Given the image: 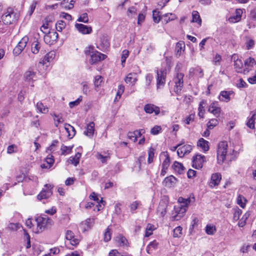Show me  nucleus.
I'll return each mask as SVG.
<instances>
[{"instance_id": "obj_1", "label": "nucleus", "mask_w": 256, "mask_h": 256, "mask_svg": "<svg viewBox=\"0 0 256 256\" xmlns=\"http://www.w3.org/2000/svg\"><path fill=\"white\" fill-rule=\"evenodd\" d=\"M228 145H218L217 151L218 162L220 164H222L226 158V156L228 154H232L234 152L233 148H230L228 150Z\"/></svg>"}, {"instance_id": "obj_2", "label": "nucleus", "mask_w": 256, "mask_h": 256, "mask_svg": "<svg viewBox=\"0 0 256 256\" xmlns=\"http://www.w3.org/2000/svg\"><path fill=\"white\" fill-rule=\"evenodd\" d=\"M144 132V130L142 129L136 130L133 132H128V138L130 140L129 142H136L139 138L138 144H143L144 142L145 139L142 134Z\"/></svg>"}, {"instance_id": "obj_3", "label": "nucleus", "mask_w": 256, "mask_h": 256, "mask_svg": "<svg viewBox=\"0 0 256 256\" xmlns=\"http://www.w3.org/2000/svg\"><path fill=\"white\" fill-rule=\"evenodd\" d=\"M16 14L12 8H8L6 12L2 15V20L6 24H10L17 20Z\"/></svg>"}, {"instance_id": "obj_4", "label": "nucleus", "mask_w": 256, "mask_h": 256, "mask_svg": "<svg viewBox=\"0 0 256 256\" xmlns=\"http://www.w3.org/2000/svg\"><path fill=\"white\" fill-rule=\"evenodd\" d=\"M88 48L89 50H86L85 53L86 55L90 56L91 58L90 60V62L92 64L104 60L106 58V55L97 51L90 52V49H92V48Z\"/></svg>"}, {"instance_id": "obj_5", "label": "nucleus", "mask_w": 256, "mask_h": 256, "mask_svg": "<svg viewBox=\"0 0 256 256\" xmlns=\"http://www.w3.org/2000/svg\"><path fill=\"white\" fill-rule=\"evenodd\" d=\"M184 74L182 73H178L174 78V81L175 84L174 90L178 95L180 93L184 85L183 78Z\"/></svg>"}, {"instance_id": "obj_6", "label": "nucleus", "mask_w": 256, "mask_h": 256, "mask_svg": "<svg viewBox=\"0 0 256 256\" xmlns=\"http://www.w3.org/2000/svg\"><path fill=\"white\" fill-rule=\"evenodd\" d=\"M53 186L50 184H46L40 192L38 195L37 198L39 200L46 199L50 197L52 194Z\"/></svg>"}, {"instance_id": "obj_7", "label": "nucleus", "mask_w": 256, "mask_h": 256, "mask_svg": "<svg viewBox=\"0 0 256 256\" xmlns=\"http://www.w3.org/2000/svg\"><path fill=\"white\" fill-rule=\"evenodd\" d=\"M168 202V198L167 196H162V198L160 202L157 209V212L161 216H164L166 214V209L167 208Z\"/></svg>"}, {"instance_id": "obj_8", "label": "nucleus", "mask_w": 256, "mask_h": 256, "mask_svg": "<svg viewBox=\"0 0 256 256\" xmlns=\"http://www.w3.org/2000/svg\"><path fill=\"white\" fill-rule=\"evenodd\" d=\"M58 38V34L56 32L50 31L45 34L44 39L46 44L52 45L57 42Z\"/></svg>"}, {"instance_id": "obj_9", "label": "nucleus", "mask_w": 256, "mask_h": 256, "mask_svg": "<svg viewBox=\"0 0 256 256\" xmlns=\"http://www.w3.org/2000/svg\"><path fill=\"white\" fill-rule=\"evenodd\" d=\"M28 40L29 38L27 36H24L21 39L14 50V54L18 56L26 48Z\"/></svg>"}, {"instance_id": "obj_10", "label": "nucleus", "mask_w": 256, "mask_h": 256, "mask_svg": "<svg viewBox=\"0 0 256 256\" xmlns=\"http://www.w3.org/2000/svg\"><path fill=\"white\" fill-rule=\"evenodd\" d=\"M166 72L165 68L161 69L157 72V88H160L161 86H164L166 82Z\"/></svg>"}, {"instance_id": "obj_11", "label": "nucleus", "mask_w": 256, "mask_h": 256, "mask_svg": "<svg viewBox=\"0 0 256 256\" xmlns=\"http://www.w3.org/2000/svg\"><path fill=\"white\" fill-rule=\"evenodd\" d=\"M178 146H180V147L177 150V154L180 158H182L185 154L190 153L192 150V146L190 145H177V146L174 148V150H176Z\"/></svg>"}, {"instance_id": "obj_12", "label": "nucleus", "mask_w": 256, "mask_h": 256, "mask_svg": "<svg viewBox=\"0 0 256 256\" xmlns=\"http://www.w3.org/2000/svg\"><path fill=\"white\" fill-rule=\"evenodd\" d=\"M110 46L109 38L107 36L103 35L100 39L97 48L101 50H105Z\"/></svg>"}, {"instance_id": "obj_13", "label": "nucleus", "mask_w": 256, "mask_h": 256, "mask_svg": "<svg viewBox=\"0 0 256 256\" xmlns=\"http://www.w3.org/2000/svg\"><path fill=\"white\" fill-rule=\"evenodd\" d=\"M38 228L40 230H42L48 224H50L52 220L46 216H39L36 219Z\"/></svg>"}, {"instance_id": "obj_14", "label": "nucleus", "mask_w": 256, "mask_h": 256, "mask_svg": "<svg viewBox=\"0 0 256 256\" xmlns=\"http://www.w3.org/2000/svg\"><path fill=\"white\" fill-rule=\"evenodd\" d=\"M204 162V156L200 154H196L194 158L192 166L196 169H200L202 168L203 164Z\"/></svg>"}, {"instance_id": "obj_15", "label": "nucleus", "mask_w": 256, "mask_h": 256, "mask_svg": "<svg viewBox=\"0 0 256 256\" xmlns=\"http://www.w3.org/2000/svg\"><path fill=\"white\" fill-rule=\"evenodd\" d=\"M175 214H173L172 217L173 220H180L184 215V213L186 211V206H178L174 208Z\"/></svg>"}, {"instance_id": "obj_16", "label": "nucleus", "mask_w": 256, "mask_h": 256, "mask_svg": "<svg viewBox=\"0 0 256 256\" xmlns=\"http://www.w3.org/2000/svg\"><path fill=\"white\" fill-rule=\"evenodd\" d=\"M222 179L220 173L216 172L212 174L210 180L209 182V186L212 188L219 185Z\"/></svg>"}, {"instance_id": "obj_17", "label": "nucleus", "mask_w": 256, "mask_h": 256, "mask_svg": "<svg viewBox=\"0 0 256 256\" xmlns=\"http://www.w3.org/2000/svg\"><path fill=\"white\" fill-rule=\"evenodd\" d=\"M75 27L78 32L82 34H90L92 32V28L82 24H76Z\"/></svg>"}, {"instance_id": "obj_18", "label": "nucleus", "mask_w": 256, "mask_h": 256, "mask_svg": "<svg viewBox=\"0 0 256 256\" xmlns=\"http://www.w3.org/2000/svg\"><path fill=\"white\" fill-rule=\"evenodd\" d=\"M94 222V219L87 218L85 221L82 222L80 224L81 230L84 232L92 228Z\"/></svg>"}, {"instance_id": "obj_19", "label": "nucleus", "mask_w": 256, "mask_h": 256, "mask_svg": "<svg viewBox=\"0 0 256 256\" xmlns=\"http://www.w3.org/2000/svg\"><path fill=\"white\" fill-rule=\"evenodd\" d=\"M66 238L67 240L70 241V243L72 246H76L80 242V240L75 237L74 234L71 230H67L66 232Z\"/></svg>"}, {"instance_id": "obj_20", "label": "nucleus", "mask_w": 256, "mask_h": 256, "mask_svg": "<svg viewBox=\"0 0 256 256\" xmlns=\"http://www.w3.org/2000/svg\"><path fill=\"white\" fill-rule=\"evenodd\" d=\"M232 96H234V92L233 91L224 90L220 92L219 98L222 101L228 102L230 100Z\"/></svg>"}, {"instance_id": "obj_21", "label": "nucleus", "mask_w": 256, "mask_h": 256, "mask_svg": "<svg viewBox=\"0 0 256 256\" xmlns=\"http://www.w3.org/2000/svg\"><path fill=\"white\" fill-rule=\"evenodd\" d=\"M256 64V62L254 59L250 57L244 61V66L245 68L244 70V73H248L250 70H251L252 68Z\"/></svg>"}, {"instance_id": "obj_22", "label": "nucleus", "mask_w": 256, "mask_h": 256, "mask_svg": "<svg viewBox=\"0 0 256 256\" xmlns=\"http://www.w3.org/2000/svg\"><path fill=\"white\" fill-rule=\"evenodd\" d=\"M144 111L148 114L154 112L155 114H158L160 112V108L152 104H147L144 107Z\"/></svg>"}, {"instance_id": "obj_23", "label": "nucleus", "mask_w": 256, "mask_h": 256, "mask_svg": "<svg viewBox=\"0 0 256 256\" xmlns=\"http://www.w3.org/2000/svg\"><path fill=\"white\" fill-rule=\"evenodd\" d=\"M177 180L173 176H170L166 178L163 181V184L166 187H172L176 183Z\"/></svg>"}, {"instance_id": "obj_24", "label": "nucleus", "mask_w": 256, "mask_h": 256, "mask_svg": "<svg viewBox=\"0 0 256 256\" xmlns=\"http://www.w3.org/2000/svg\"><path fill=\"white\" fill-rule=\"evenodd\" d=\"M208 111L216 117H218L220 113V108L218 106L216 103L212 102L209 106Z\"/></svg>"}, {"instance_id": "obj_25", "label": "nucleus", "mask_w": 256, "mask_h": 256, "mask_svg": "<svg viewBox=\"0 0 256 256\" xmlns=\"http://www.w3.org/2000/svg\"><path fill=\"white\" fill-rule=\"evenodd\" d=\"M160 160H162V167L168 168L170 164V160L166 152H162L160 155Z\"/></svg>"}, {"instance_id": "obj_26", "label": "nucleus", "mask_w": 256, "mask_h": 256, "mask_svg": "<svg viewBox=\"0 0 256 256\" xmlns=\"http://www.w3.org/2000/svg\"><path fill=\"white\" fill-rule=\"evenodd\" d=\"M24 77L26 82H32L36 78V72L32 70H28L25 72Z\"/></svg>"}, {"instance_id": "obj_27", "label": "nucleus", "mask_w": 256, "mask_h": 256, "mask_svg": "<svg viewBox=\"0 0 256 256\" xmlns=\"http://www.w3.org/2000/svg\"><path fill=\"white\" fill-rule=\"evenodd\" d=\"M124 80L126 83L134 85L138 80L136 74V73H130L127 75Z\"/></svg>"}, {"instance_id": "obj_28", "label": "nucleus", "mask_w": 256, "mask_h": 256, "mask_svg": "<svg viewBox=\"0 0 256 256\" xmlns=\"http://www.w3.org/2000/svg\"><path fill=\"white\" fill-rule=\"evenodd\" d=\"M94 131V123L91 122L88 124L86 130L84 132V134L89 136L91 137L93 136Z\"/></svg>"}, {"instance_id": "obj_29", "label": "nucleus", "mask_w": 256, "mask_h": 256, "mask_svg": "<svg viewBox=\"0 0 256 256\" xmlns=\"http://www.w3.org/2000/svg\"><path fill=\"white\" fill-rule=\"evenodd\" d=\"M176 18V14L172 13L166 14L162 16V21L166 24L175 20Z\"/></svg>"}, {"instance_id": "obj_30", "label": "nucleus", "mask_w": 256, "mask_h": 256, "mask_svg": "<svg viewBox=\"0 0 256 256\" xmlns=\"http://www.w3.org/2000/svg\"><path fill=\"white\" fill-rule=\"evenodd\" d=\"M158 242L156 240H154L150 242L146 247V252L148 254H151L154 250L158 248Z\"/></svg>"}, {"instance_id": "obj_31", "label": "nucleus", "mask_w": 256, "mask_h": 256, "mask_svg": "<svg viewBox=\"0 0 256 256\" xmlns=\"http://www.w3.org/2000/svg\"><path fill=\"white\" fill-rule=\"evenodd\" d=\"M64 128L68 134L69 138H72L76 134V130L73 126L69 124H65Z\"/></svg>"}, {"instance_id": "obj_32", "label": "nucleus", "mask_w": 256, "mask_h": 256, "mask_svg": "<svg viewBox=\"0 0 256 256\" xmlns=\"http://www.w3.org/2000/svg\"><path fill=\"white\" fill-rule=\"evenodd\" d=\"M192 22H196L199 26L202 24V19L198 11L194 10L192 12Z\"/></svg>"}, {"instance_id": "obj_33", "label": "nucleus", "mask_w": 256, "mask_h": 256, "mask_svg": "<svg viewBox=\"0 0 256 256\" xmlns=\"http://www.w3.org/2000/svg\"><path fill=\"white\" fill-rule=\"evenodd\" d=\"M185 48V44L183 41H180L177 42L176 46V54L180 56L181 55L182 51L184 50Z\"/></svg>"}, {"instance_id": "obj_34", "label": "nucleus", "mask_w": 256, "mask_h": 256, "mask_svg": "<svg viewBox=\"0 0 256 256\" xmlns=\"http://www.w3.org/2000/svg\"><path fill=\"white\" fill-rule=\"evenodd\" d=\"M234 67L238 72H242V71L243 63L241 60L236 59L234 60Z\"/></svg>"}, {"instance_id": "obj_35", "label": "nucleus", "mask_w": 256, "mask_h": 256, "mask_svg": "<svg viewBox=\"0 0 256 256\" xmlns=\"http://www.w3.org/2000/svg\"><path fill=\"white\" fill-rule=\"evenodd\" d=\"M205 231L208 234L213 235L216 233V226L213 224H207L206 226Z\"/></svg>"}, {"instance_id": "obj_36", "label": "nucleus", "mask_w": 256, "mask_h": 256, "mask_svg": "<svg viewBox=\"0 0 256 256\" xmlns=\"http://www.w3.org/2000/svg\"><path fill=\"white\" fill-rule=\"evenodd\" d=\"M173 169L178 173L180 174L184 170L182 164L178 162H174L172 166Z\"/></svg>"}, {"instance_id": "obj_37", "label": "nucleus", "mask_w": 256, "mask_h": 256, "mask_svg": "<svg viewBox=\"0 0 256 256\" xmlns=\"http://www.w3.org/2000/svg\"><path fill=\"white\" fill-rule=\"evenodd\" d=\"M206 104V102L204 100H202L200 102L199 104V106H198V115L200 118H204V104Z\"/></svg>"}, {"instance_id": "obj_38", "label": "nucleus", "mask_w": 256, "mask_h": 256, "mask_svg": "<svg viewBox=\"0 0 256 256\" xmlns=\"http://www.w3.org/2000/svg\"><path fill=\"white\" fill-rule=\"evenodd\" d=\"M40 44L38 40L34 42L32 44L31 48L32 52L34 54H38L40 48Z\"/></svg>"}, {"instance_id": "obj_39", "label": "nucleus", "mask_w": 256, "mask_h": 256, "mask_svg": "<svg viewBox=\"0 0 256 256\" xmlns=\"http://www.w3.org/2000/svg\"><path fill=\"white\" fill-rule=\"evenodd\" d=\"M96 157L98 160H100L102 162L104 163L106 162L107 160L110 158V153L104 152V154L98 153L96 155Z\"/></svg>"}, {"instance_id": "obj_40", "label": "nucleus", "mask_w": 256, "mask_h": 256, "mask_svg": "<svg viewBox=\"0 0 256 256\" xmlns=\"http://www.w3.org/2000/svg\"><path fill=\"white\" fill-rule=\"evenodd\" d=\"M81 157V154L80 152H77L74 157H70L69 159L70 162L74 164V166H76L80 161V158Z\"/></svg>"}, {"instance_id": "obj_41", "label": "nucleus", "mask_w": 256, "mask_h": 256, "mask_svg": "<svg viewBox=\"0 0 256 256\" xmlns=\"http://www.w3.org/2000/svg\"><path fill=\"white\" fill-rule=\"evenodd\" d=\"M124 86L122 84L120 85L118 88L116 96L114 100V102H118L120 99V98H121V96L124 92Z\"/></svg>"}, {"instance_id": "obj_42", "label": "nucleus", "mask_w": 256, "mask_h": 256, "mask_svg": "<svg viewBox=\"0 0 256 256\" xmlns=\"http://www.w3.org/2000/svg\"><path fill=\"white\" fill-rule=\"evenodd\" d=\"M54 125L58 127V124L64 122V119L61 114L54 115Z\"/></svg>"}, {"instance_id": "obj_43", "label": "nucleus", "mask_w": 256, "mask_h": 256, "mask_svg": "<svg viewBox=\"0 0 256 256\" xmlns=\"http://www.w3.org/2000/svg\"><path fill=\"white\" fill-rule=\"evenodd\" d=\"M37 109L40 111V112L43 114H46L48 111V107L44 106L43 104L41 102H38L36 104Z\"/></svg>"}, {"instance_id": "obj_44", "label": "nucleus", "mask_w": 256, "mask_h": 256, "mask_svg": "<svg viewBox=\"0 0 256 256\" xmlns=\"http://www.w3.org/2000/svg\"><path fill=\"white\" fill-rule=\"evenodd\" d=\"M66 24L65 22L63 20H58L56 24V28L58 32H62L64 28H65Z\"/></svg>"}, {"instance_id": "obj_45", "label": "nucleus", "mask_w": 256, "mask_h": 256, "mask_svg": "<svg viewBox=\"0 0 256 256\" xmlns=\"http://www.w3.org/2000/svg\"><path fill=\"white\" fill-rule=\"evenodd\" d=\"M246 46L247 50H250L253 48L255 44L254 40L249 37H246Z\"/></svg>"}, {"instance_id": "obj_46", "label": "nucleus", "mask_w": 256, "mask_h": 256, "mask_svg": "<svg viewBox=\"0 0 256 256\" xmlns=\"http://www.w3.org/2000/svg\"><path fill=\"white\" fill-rule=\"evenodd\" d=\"M256 114H253L250 118L248 120L247 122V126L250 128H254V121L256 120L255 116Z\"/></svg>"}, {"instance_id": "obj_47", "label": "nucleus", "mask_w": 256, "mask_h": 256, "mask_svg": "<svg viewBox=\"0 0 256 256\" xmlns=\"http://www.w3.org/2000/svg\"><path fill=\"white\" fill-rule=\"evenodd\" d=\"M112 238L111 230L109 226L106 229L104 234V240L106 242L110 241Z\"/></svg>"}, {"instance_id": "obj_48", "label": "nucleus", "mask_w": 256, "mask_h": 256, "mask_svg": "<svg viewBox=\"0 0 256 256\" xmlns=\"http://www.w3.org/2000/svg\"><path fill=\"white\" fill-rule=\"evenodd\" d=\"M182 228L180 226H177L174 230V237L180 238L182 236Z\"/></svg>"}, {"instance_id": "obj_49", "label": "nucleus", "mask_w": 256, "mask_h": 256, "mask_svg": "<svg viewBox=\"0 0 256 256\" xmlns=\"http://www.w3.org/2000/svg\"><path fill=\"white\" fill-rule=\"evenodd\" d=\"M154 156V150L150 148L148 151V164H151L153 162V158Z\"/></svg>"}, {"instance_id": "obj_50", "label": "nucleus", "mask_w": 256, "mask_h": 256, "mask_svg": "<svg viewBox=\"0 0 256 256\" xmlns=\"http://www.w3.org/2000/svg\"><path fill=\"white\" fill-rule=\"evenodd\" d=\"M246 202V199L242 195H239L237 198V203L242 208H244Z\"/></svg>"}, {"instance_id": "obj_51", "label": "nucleus", "mask_w": 256, "mask_h": 256, "mask_svg": "<svg viewBox=\"0 0 256 256\" xmlns=\"http://www.w3.org/2000/svg\"><path fill=\"white\" fill-rule=\"evenodd\" d=\"M160 12L156 10H153L152 18L154 22L158 23L162 18L159 15Z\"/></svg>"}, {"instance_id": "obj_52", "label": "nucleus", "mask_w": 256, "mask_h": 256, "mask_svg": "<svg viewBox=\"0 0 256 256\" xmlns=\"http://www.w3.org/2000/svg\"><path fill=\"white\" fill-rule=\"evenodd\" d=\"M129 56V52L127 50H124L122 51L121 56L122 64L124 66V64L125 63L126 59Z\"/></svg>"}, {"instance_id": "obj_53", "label": "nucleus", "mask_w": 256, "mask_h": 256, "mask_svg": "<svg viewBox=\"0 0 256 256\" xmlns=\"http://www.w3.org/2000/svg\"><path fill=\"white\" fill-rule=\"evenodd\" d=\"M55 56V53L54 51H51L44 56V60H47V62H50L52 60Z\"/></svg>"}, {"instance_id": "obj_54", "label": "nucleus", "mask_w": 256, "mask_h": 256, "mask_svg": "<svg viewBox=\"0 0 256 256\" xmlns=\"http://www.w3.org/2000/svg\"><path fill=\"white\" fill-rule=\"evenodd\" d=\"M22 226L18 223H10L8 226V228L12 230L16 231L21 228Z\"/></svg>"}, {"instance_id": "obj_55", "label": "nucleus", "mask_w": 256, "mask_h": 256, "mask_svg": "<svg viewBox=\"0 0 256 256\" xmlns=\"http://www.w3.org/2000/svg\"><path fill=\"white\" fill-rule=\"evenodd\" d=\"M218 124V121L216 118H212L210 120V121L208 122L207 125L208 127L210 129L213 128L214 126H217Z\"/></svg>"}, {"instance_id": "obj_56", "label": "nucleus", "mask_w": 256, "mask_h": 256, "mask_svg": "<svg viewBox=\"0 0 256 256\" xmlns=\"http://www.w3.org/2000/svg\"><path fill=\"white\" fill-rule=\"evenodd\" d=\"M78 21L82 22L84 23H88V18L86 13L82 14L78 20Z\"/></svg>"}, {"instance_id": "obj_57", "label": "nucleus", "mask_w": 256, "mask_h": 256, "mask_svg": "<svg viewBox=\"0 0 256 256\" xmlns=\"http://www.w3.org/2000/svg\"><path fill=\"white\" fill-rule=\"evenodd\" d=\"M72 148V146H62V147L61 148L62 154L64 155H66V154H68L70 152Z\"/></svg>"}, {"instance_id": "obj_58", "label": "nucleus", "mask_w": 256, "mask_h": 256, "mask_svg": "<svg viewBox=\"0 0 256 256\" xmlns=\"http://www.w3.org/2000/svg\"><path fill=\"white\" fill-rule=\"evenodd\" d=\"M242 212L240 209L238 208H236L234 213L233 219L236 221L238 220L240 218V216L241 215Z\"/></svg>"}, {"instance_id": "obj_59", "label": "nucleus", "mask_w": 256, "mask_h": 256, "mask_svg": "<svg viewBox=\"0 0 256 256\" xmlns=\"http://www.w3.org/2000/svg\"><path fill=\"white\" fill-rule=\"evenodd\" d=\"M82 100V96H80L79 98L74 102H71L69 104L70 107L72 108L74 106H78L80 102Z\"/></svg>"}, {"instance_id": "obj_60", "label": "nucleus", "mask_w": 256, "mask_h": 256, "mask_svg": "<svg viewBox=\"0 0 256 256\" xmlns=\"http://www.w3.org/2000/svg\"><path fill=\"white\" fill-rule=\"evenodd\" d=\"M24 236L26 238V241H27L26 248H30V236L25 230H24Z\"/></svg>"}, {"instance_id": "obj_61", "label": "nucleus", "mask_w": 256, "mask_h": 256, "mask_svg": "<svg viewBox=\"0 0 256 256\" xmlns=\"http://www.w3.org/2000/svg\"><path fill=\"white\" fill-rule=\"evenodd\" d=\"M18 150V148L16 145H9L7 148V152L8 154H12Z\"/></svg>"}, {"instance_id": "obj_62", "label": "nucleus", "mask_w": 256, "mask_h": 256, "mask_svg": "<svg viewBox=\"0 0 256 256\" xmlns=\"http://www.w3.org/2000/svg\"><path fill=\"white\" fill-rule=\"evenodd\" d=\"M49 26H50V25H48V24H46L44 22L42 26L40 28V30H42V32L43 33L46 34L48 32H50Z\"/></svg>"}, {"instance_id": "obj_63", "label": "nucleus", "mask_w": 256, "mask_h": 256, "mask_svg": "<svg viewBox=\"0 0 256 256\" xmlns=\"http://www.w3.org/2000/svg\"><path fill=\"white\" fill-rule=\"evenodd\" d=\"M116 238H117L116 240H118V242L119 243V244L120 245L126 244V240L124 236H118Z\"/></svg>"}, {"instance_id": "obj_64", "label": "nucleus", "mask_w": 256, "mask_h": 256, "mask_svg": "<svg viewBox=\"0 0 256 256\" xmlns=\"http://www.w3.org/2000/svg\"><path fill=\"white\" fill-rule=\"evenodd\" d=\"M162 130L160 126H154L151 129L150 132L152 134H157Z\"/></svg>"}]
</instances>
